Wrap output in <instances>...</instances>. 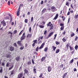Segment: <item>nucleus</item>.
Here are the masks:
<instances>
[{
  "instance_id": "obj_1",
  "label": "nucleus",
  "mask_w": 78,
  "mask_h": 78,
  "mask_svg": "<svg viewBox=\"0 0 78 78\" xmlns=\"http://www.w3.org/2000/svg\"><path fill=\"white\" fill-rule=\"evenodd\" d=\"M21 7V5H20L16 13V16H19L20 15V11Z\"/></svg>"
},
{
  "instance_id": "obj_2",
  "label": "nucleus",
  "mask_w": 78,
  "mask_h": 78,
  "mask_svg": "<svg viewBox=\"0 0 78 78\" xmlns=\"http://www.w3.org/2000/svg\"><path fill=\"white\" fill-rule=\"evenodd\" d=\"M37 40H34L33 41V42H34V43L32 44V47H35L36 44H37Z\"/></svg>"
},
{
  "instance_id": "obj_3",
  "label": "nucleus",
  "mask_w": 78,
  "mask_h": 78,
  "mask_svg": "<svg viewBox=\"0 0 78 78\" xmlns=\"http://www.w3.org/2000/svg\"><path fill=\"white\" fill-rule=\"evenodd\" d=\"M23 75V73H20L18 75L17 78H22V76Z\"/></svg>"
},
{
  "instance_id": "obj_4",
  "label": "nucleus",
  "mask_w": 78,
  "mask_h": 78,
  "mask_svg": "<svg viewBox=\"0 0 78 78\" xmlns=\"http://www.w3.org/2000/svg\"><path fill=\"white\" fill-rule=\"evenodd\" d=\"M52 70V69L51 68V67L50 66H49L48 67V70L49 72H51Z\"/></svg>"
},
{
  "instance_id": "obj_5",
  "label": "nucleus",
  "mask_w": 78,
  "mask_h": 78,
  "mask_svg": "<svg viewBox=\"0 0 78 78\" xmlns=\"http://www.w3.org/2000/svg\"><path fill=\"white\" fill-rule=\"evenodd\" d=\"M22 41L21 40L20 41H18L17 42V43L18 45H19L20 46H22L23 45V44H21V42H22Z\"/></svg>"
},
{
  "instance_id": "obj_6",
  "label": "nucleus",
  "mask_w": 78,
  "mask_h": 78,
  "mask_svg": "<svg viewBox=\"0 0 78 78\" xmlns=\"http://www.w3.org/2000/svg\"><path fill=\"white\" fill-rule=\"evenodd\" d=\"M53 32H52L51 33H50L48 35V37L47 38V39H48V38H49V37H51V36H52V35H53Z\"/></svg>"
},
{
  "instance_id": "obj_7",
  "label": "nucleus",
  "mask_w": 78,
  "mask_h": 78,
  "mask_svg": "<svg viewBox=\"0 0 78 78\" xmlns=\"http://www.w3.org/2000/svg\"><path fill=\"white\" fill-rule=\"evenodd\" d=\"M24 72L25 73H26L27 75H28L29 74V72H28V71L27 70V69H25L24 70Z\"/></svg>"
},
{
  "instance_id": "obj_8",
  "label": "nucleus",
  "mask_w": 78,
  "mask_h": 78,
  "mask_svg": "<svg viewBox=\"0 0 78 78\" xmlns=\"http://www.w3.org/2000/svg\"><path fill=\"white\" fill-rule=\"evenodd\" d=\"M46 9L45 8L43 9L42 10V12H41V14H44V12H45V11H46Z\"/></svg>"
},
{
  "instance_id": "obj_9",
  "label": "nucleus",
  "mask_w": 78,
  "mask_h": 78,
  "mask_svg": "<svg viewBox=\"0 0 78 78\" xmlns=\"http://www.w3.org/2000/svg\"><path fill=\"white\" fill-rule=\"evenodd\" d=\"M32 36V35L31 34H28L27 36V37L28 38H31Z\"/></svg>"
},
{
  "instance_id": "obj_10",
  "label": "nucleus",
  "mask_w": 78,
  "mask_h": 78,
  "mask_svg": "<svg viewBox=\"0 0 78 78\" xmlns=\"http://www.w3.org/2000/svg\"><path fill=\"white\" fill-rule=\"evenodd\" d=\"M25 37H26L22 36L20 38V41H22L23 40H24V39H25Z\"/></svg>"
},
{
  "instance_id": "obj_11",
  "label": "nucleus",
  "mask_w": 78,
  "mask_h": 78,
  "mask_svg": "<svg viewBox=\"0 0 78 78\" xmlns=\"http://www.w3.org/2000/svg\"><path fill=\"white\" fill-rule=\"evenodd\" d=\"M20 56H17L16 58V60L17 61H19V60L20 59Z\"/></svg>"
},
{
  "instance_id": "obj_12",
  "label": "nucleus",
  "mask_w": 78,
  "mask_h": 78,
  "mask_svg": "<svg viewBox=\"0 0 78 78\" xmlns=\"http://www.w3.org/2000/svg\"><path fill=\"white\" fill-rule=\"evenodd\" d=\"M49 27H50V30H53V25L52 24H51Z\"/></svg>"
},
{
  "instance_id": "obj_13",
  "label": "nucleus",
  "mask_w": 78,
  "mask_h": 78,
  "mask_svg": "<svg viewBox=\"0 0 78 78\" xmlns=\"http://www.w3.org/2000/svg\"><path fill=\"white\" fill-rule=\"evenodd\" d=\"M51 9H54V11H56V7L54 6H53L51 7Z\"/></svg>"
},
{
  "instance_id": "obj_14",
  "label": "nucleus",
  "mask_w": 78,
  "mask_h": 78,
  "mask_svg": "<svg viewBox=\"0 0 78 78\" xmlns=\"http://www.w3.org/2000/svg\"><path fill=\"white\" fill-rule=\"evenodd\" d=\"M14 50V47L12 46H11L10 47V50L11 51H12Z\"/></svg>"
},
{
  "instance_id": "obj_15",
  "label": "nucleus",
  "mask_w": 78,
  "mask_h": 78,
  "mask_svg": "<svg viewBox=\"0 0 78 78\" xmlns=\"http://www.w3.org/2000/svg\"><path fill=\"white\" fill-rule=\"evenodd\" d=\"M58 17V14H56V15L55 16V17L54 18L53 20H56L57 19V18Z\"/></svg>"
},
{
  "instance_id": "obj_16",
  "label": "nucleus",
  "mask_w": 78,
  "mask_h": 78,
  "mask_svg": "<svg viewBox=\"0 0 78 78\" xmlns=\"http://www.w3.org/2000/svg\"><path fill=\"white\" fill-rule=\"evenodd\" d=\"M67 73H68V72L66 73H65L63 76L62 78H64L65 77H66V76L67 75Z\"/></svg>"
},
{
  "instance_id": "obj_17",
  "label": "nucleus",
  "mask_w": 78,
  "mask_h": 78,
  "mask_svg": "<svg viewBox=\"0 0 78 78\" xmlns=\"http://www.w3.org/2000/svg\"><path fill=\"white\" fill-rule=\"evenodd\" d=\"M52 48L53 49V51H55V50H56V47H55L54 46H52Z\"/></svg>"
},
{
  "instance_id": "obj_18",
  "label": "nucleus",
  "mask_w": 78,
  "mask_h": 78,
  "mask_svg": "<svg viewBox=\"0 0 78 78\" xmlns=\"http://www.w3.org/2000/svg\"><path fill=\"white\" fill-rule=\"evenodd\" d=\"M6 58H10L11 57V55L9 54H6Z\"/></svg>"
},
{
  "instance_id": "obj_19",
  "label": "nucleus",
  "mask_w": 78,
  "mask_h": 78,
  "mask_svg": "<svg viewBox=\"0 0 78 78\" xmlns=\"http://www.w3.org/2000/svg\"><path fill=\"white\" fill-rule=\"evenodd\" d=\"M46 58V57H43L41 59V61H44V60Z\"/></svg>"
},
{
  "instance_id": "obj_20",
  "label": "nucleus",
  "mask_w": 78,
  "mask_h": 78,
  "mask_svg": "<svg viewBox=\"0 0 78 78\" xmlns=\"http://www.w3.org/2000/svg\"><path fill=\"white\" fill-rule=\"evenodd\" d=\"M9 16H6L4 17V19H5V20H8L9 19Z\"/></svg>"
},
{
  "instance_id": "obj_21",
  "label": "nucleus",
  "mask_w": 78,
  "mask_h": 78,
  "mask_svg": "<svg viewBox=\"0 0 78 78\" xmlns=\"http://www.w3.org/2000/svg\"><path fill=\"white\" fill-rule=\"evenodd\" d=\"M4 20H3V21L2 22L3 23V26H6V23H5V22H4Z\"/></svg>"
},
{
  "instance_id": "obj_22",
  "label": "nucleus",
  "mask_w": 78,
  "mask_h": 78,
  "mask_svg": "<svg viewBox=\"0 0 78 78\" xmlns=\"http://www.w3.org/2000/svg\"><path fill=\"white\" fill-rule=\"evenodd\" d=\"M15 73V72L14 71V70H12L11 72L10 75H13V74H14Z\"/></svg>"
},
{
  "instance_id": "obj_23",
  "label": "nucleus",
  "mask_w": 78,
  "mask_h": 78,
  "mask_svg": "<svg viewBox=\"0 0 78 78\" xmlns=\"http://www.w3.org/2000/svg\"><path fill=\"white\" fill-rule=\"evenodd\" d=\"M39 27H40V28H44L45 26L42 25H39Z\"/></svg>"
},
{
  "instance_id": "obj_24",
  "label": "nucleus",
  "mask_w": 78,
  "mask_h": 78,
  "mask_svg": "<svg viewBox=\"0 0 78 78\" xmlns=\"http://www.w3.org/2000/svg\"><path fill=\"white\" fill-rule=\"evenodd\" d=\"M48 50V47H46L44 49V51H45V52H46V51H47Z\"/></svg>"
},
{
  "instance_id": "obj_25",
  "label": "nucleus",
  "mask_w": 78,
  "mask_h": 78,
  "mask_svg": "<svg viewBox=\"0 0 78 78\" xmlns=\"http://www.w3.org/2000/svg\"><path fill=\"white\" fill-rule=\"evenodd\" d=\"M74 18L75 19H78V14L77 15H75L74 16Z\"/></svg>"
},
{
  "instance_id": "obj_26",
  "label": "nucleus",
  "mask_w": 78,
  "mask_h": 78,
  "mask_svg": "<svg viewBox=\"0 0 78 78\" xmlns=\"http://www.w3.org/2000/svg\"><path fill=\"white\" fill-rule=\"evenodd\" d=\"M75 36V33H73L72 34H71L70 35L71 37H73Z\"/></svg>"
},
{
  "instance_id": "obj_27",
  "label": "nucleus",
  "mask_w": 78,
  "mask_h": 78,
  "mask_svg": "<svg viewBox=\"0 0 78 78\" xmlns=\"http://www.w3.org/2000/svg\"><path fill=\"white\" fill-rule=\"evenodd\" d=\"M64 28V26H62L60 28V29L61 30H63Z\"/></svg>"
},
{
  "instance_id": "obj_28",
  "label": "nucleus",
  "mask_w": 78,
  "mask_h": 78,
  "mask_svg": "<svg viewBox=\"0 0 78 78\" xmlns=\"http://www.w3.org/2000/svg\"><path fill=\"white\" fill-rule=\"evenodd\" d=\"M62 41H63L64 42H65L66 41V39H65V37H64L62 39Z\"/></svg>"
},
{
  "instance_id": "obj_29",
  "label": "nucleus",
  "mask_w": 78,
  "mask_h": 78,
  "mask_svg": "<svg viewBox=\"0 0 78 78\" xmlns=\"http://www.w3.org/2000/svg\"><path fill=\"white\" fill-rule=\"evenodd\" d=\"M23 48H24V46H23L21 47L20 48V50H23Z\"/></svg>"
},
{
  "instance_id": "obj_30",
  "label": "nucleus",
  "mask_w": 78,
  "mask_h": 78,
  "mask_svg": "<svg viewBox=\"0 0 78 78\" xmlns=\"http://www.w3.org/2000/svg\"><path fill=\"white\" fill-rule=\"evenodd\" d=\"M55 44L56 45H59V44H60V42L56 41H55Z\"/></svg>"
},
{
  "instance_id": "obj_31",
  "label": "nucleus",
  "mask_w": 78,
  "mask_h": 78,
  "mask_svg": "<svg viewBox=\"0 0 78 78\" xmlns=\"http://www.w3.org/2000/svg\"><path fill=\"white\" fill-rule=\"evenodd\" d=\"M31 64V62L30 61L28 62L27 63V65H30Z\"/></svg>"
},
{
  "instance_id": "obj_32",
  "label": "nucleus",
  "mask_w": 78,
  "mask_h": 78,
  "mask_svg": "<svg viewBox=\"0 0 78 78\" xmlns=\"http://www.w3.org/2000/svg\"><path fill=\"white\" fill-rule=\"evenodd\" d=\"M50 24H51V22H49L47 24V26L48 27H50Z\"/></svg>"
},
{
  "instance_id": "obj_33",
  "label": "nucleus",
  "mask_w": 78,
  "mask_h": 78,
  "mask_svg": "<svg viewBox=\"0 0 78 78\" xmlns=\"http://www.w3.org/2000/svg\"><path fill=\"white\" fill-rule=\"evenodd\" d=\"M33 71H34V73H36V69H34Z\"/></svg>"
},
{
  "instance_id": "obj_34",
  "label": "nucleus",
  "mask_w": 78,
  "mask_h": 78,
  "mask_svg": "<svg viewBox=\"0 0 78 78\" xmlns=\"http://www.w3.org/2000/svg\"><path fill=\"white\" fill-rule=\"evenodd\" d=\"M75 50H78V45H76L75 46Z\"/></svg>"
},
{
  "instance_id": "obj_35",
  "label": "nucleus",
  "mask_w": 78,
  "mask_h": 78,
  "mask_svg": "<svg viewBox=\"0 0 78 78\" xmlns=\"http://www.w3.org/2000/svg\"><path fill=\"white\" fill-rule=\"evenodd\" d=\"M73 58L70 61V64H72L73 62Z\"/></svg>"
},
{
  "instance_id": "obj_36",
  "label": "nucleus",
  "mask_w": 78,
  "mask_h": 78,
  "mask_svg": "<svg viewBox=\"0 0 78 78\" xmlns=\"http://www.w3.org/2000/svg\"><path fill=\"white\" fill-rule=\"evenodd\" d=\"M1 69L0 70V73H2V72H3V68L2 67L1 68Z\"/></svg>"
},
{
  "instance_id": "obj_37",
  "label": "nucleus",
  "mask_w": 78,
  "mask_h": 78,
  "mask_svg": "<svg viewBox=\"0 0 78 78\" xmlns=\"http://www.w3.org/2000/svg\"><path fill=\"white\" fill-rule=\"evenodd\" d=\"M23 30H22L20 32V34H19V36H20V35H21L23 33Z\"/></svg>"
},
{
  "instance_id": "obj_38",
  "label": "nucleus",
  "mask_w": 78,
  "mask_h": 78,
  "mask_svg": "<svg viewBox=\"0 0 78 78\" xmlns=\"http://www.w3.org/2000/svg\"><path fill=\"white\" fill-rule=\"evenodd\" d=\"M14 66H12L11 67H10L9 69V70H11V69H12V68H13V67Z\"/></svg>"
},
{
  "instance_id": "obj_39",
  "label": "nucleus",
  "mask_w": 78,
  "mask_h": 78,
  "mask_svg": "<svg viewBox=\"0 0 78 78\" xmlns=\"http://www.w3.org/2000/svg\"><path fill=\"white\" fill-rule=\"evenodd\" d=\"M59 52V49H58L57 51H56L55 53H58Z\"/></svg>"
},
{
  "instance_id": "obj_40",
  "label": "nucleus",
  "mask_w": 78,
  "mask_h": 78,
  "mask_svg": "<svg viewBox=\"0 0 78 78\" xmlns=\"http://www.w3.org/2000/svg\"><path fill=\"white\" fill-rule=\"evenodd\" d=\"M55 37L54 38V39L55 40L56 39V36H57V34H55L54 35Z\"/></svg>"
},
{
  "instance_id": "obj_41",
  "label": "nucleus",
  "mask_w": 78,
  "mask_h": 78,
  "mask_svg": "<svg viewBox=\"0 0 78 78\" xmlns=\"http://www.w3.org/2000/svg\"><path fill=\"white\" fill-rule=\"evenodd\" d=\"M24 22L26 23H28V19H25L24 20Z\"/></svg>"
},
{
  "instance_id": "obj_42",
  "label": "nucleus",
  "mask_w": 78,
  "mask_h": 78,
  "mask_svg": "<svg viewBox=\"0 0 78 78\" xmlns=\"http://www.w3.org/2000/svg\"><path fill=\"white\" fill-rule=\"evenodd\" d=\"M39 50V46H38L37 47L36 49V51H38V50Z\"/></svg>"
},
{
  "instance_id": "obj_43",
  "label": "nucleus",
  "mask_w": 78,
  "mask_h": 78,
  "mask_svg": "<svg viewBox=\"0 0 78 78\" xmlns=\"http://www.w3.org/2000/svg\"><path fill=\"white\" fill-rule=\"evenodd\" d=\"M69 48H70V50H73V48L71 46H69Z\"/></svg>"
},
{
  "instance_id": "obj_44",
  "label": "nucleus",
  "mask_w": 78,
  "mask_h": 78,
  "mask_svg": "<svg viewBox=\"0 0 78 78\" xmlns=\"http://www.w3.org/2000/svg\"><path fill=\"white\" fill-rule=\"evenodd\" d=\"M17 33V30H14V34H16Z\"/></svg>"
},
{
  "instance_id": "obj_45",
  "label": "nucleus",
  "mask_w": 78,
  "mask_h": 78,
  "mask_svg": "<svg viewBox=\"0 0 78 78\" xmlns=\"http://www.w3.org/2000/svg\"><path fill=\"white\" fill-rule=\"evenodd\" d=\"M60 26L62 27V26H64V24H63L62 23H60Z\"/></svg>"
},
{
  "instance_id": "obj_46",
  "label": "nucleus",
  "mask_w": 78,
  "mask_h": 78,
  "mask_svg": "<svg viewBox=\"0 0 78 78\" xmlns=\"http://www.w3.org/2000/svg\"><path fill=\"white\" fill-rule=\"evenodd\" d=\"M29 31L30 33V32H31V27H30L29 28Z\"/></svg>"
},
{
  "instance_id": "obj_47",
  "label": "nucleus",
  "mask_w": 78,
  "mask_h": 78,
  "mask_svg": "<svg viewBox=\"0 0 78 78\" xmlns=\"http://www.w3.org/2000/svg\"><path fill=\"white\" fill-rule=\"evenodd\" d=\"M66 6H69V3L68 2H66Z\"/></svg>"
},
{
  "instance_id": "obj_48",
  "label": "nucleus",
  "mask_w": 78,
  "mask_h": 78,
  "mask_svg": "<svg viewBox=\"0 0 78 78\" xmlns=\"http://www.w3.org/2000/svg\"><path fill=\"white\" fill-rule=\"evenodd\" d=\"M13 45L15 47H17V44L16 43L14 44Z\"/></svg>"
},
{
  "instance_id": "obj_49",
  "label": "nucleus",
  "mask_w": 78,
  "mask_h": 78,
  "mask_svg": "<svg viewBox=\"0 0 78 78\" xmlns=\"http://www.w3.org/2000/svg\"><path fill=\"white\" fill-rule=\"evenodd\" d=\"M47 30H45L44 32V34L45 35L46 34H47Z\"/></svg>"
},
{
  "instance_id": "obj_50",
  "label": "nucleus",
  "mask_w": 78,
  "mask_h": 78,
  "mask_svg": "<svg viewBox=\"0 0 78 78\" xmlns=\"http://www.w3.org/2000/svg\"><path fill=\"white\" fill-rule=\"evenodd\" d=\"M31 22H33V17H32L31 19Z\"/></svg>"
},
{
  "instance_id": "obj_51",
  "label": "nucleus",
  "mask_w": 78,
  "mask_h": 78,
  "mask_svg": "<svg viewBox=\"0 0 78 78\" xmlns=\"http://www.w3.org/2000/svg\"><path fill=\"white\" fill-rule=\"evenodd\" d=\"M43 73H41L40 74V76H39V78H41L42 76Z\"/></svg>"
},
{
  "instance_id": "obj_52",
  "label": "nucleus",
  "mask_w": 78,
  "mask_h": 78,
  "mask_svg": "<svg viewBox=\"0 0 78 78\" xmlns=\"http://www.w3.org/2000/svg\"><path fill=\"white\" fill-rule=\"evenodd\" d=\"M25 35V33H23L22 35V36H24V37H26V36Z\"/></svg>"
},
{
  "instance_id": "obj_53",
  "label": "nucleus",
  "mask_w": 78,
  "mask_h": 78,
  "mask_svg": "<svg viewBox=\"0 0 78 78\" xmlns=\"http://www.w3.org/2000/svg\"><path fill=\"white\" fill-rule=\"evenodd\" d=\"M6 67H9V63L8 62L6 64Z\"/></svg>"
},
{
  "instance_id": "obj_54",
  "label": "nucleus",
  "mask_w": 78,
  "mask_h": 78,
  "mask_svg": "<svg viewBox=\"0 0 78 78\" xmlns=\"http://www.w3.org/2000/svg\"><path fill=\"white\" fill-rule=\"evenodd\" d=\"M45 45V43H43L41 45V46L43 47H44V46Z\"/></svg>"
},
{
  "instance_id": "obj_55",
  "label": "nucleus",
  "mask_w": 78,
  "mask_h": 78,
  "mask_svg": "<svg viewBox=\"0 0 78 78\" xmlns=\"http://www.w3.org/2000/svg\"><path fill=\"white\" fill-rule=\"evenodd\" d=\"M2 66H5V62H2Z\"/></svg>"
},
{
  "instance_id": "obj_56",
  "label": "nucleus",
  "mask_w": 78,
  "mask_h": 78,
  "mask_svg": "<svg viewBox=\"0 0 78 78\" xmlns=\"http://www.w3.org/2000/svg\"><path fill=\"white\" fill-rule=\"evenodd\" d=\"M78 39V37L76 36L75 39V41H76L77 40V39Z\"/></svg>"
},
{
  "instance_id": "obj_57",
  "label": "nucleus",
  "mask_w": 78,
  "mask_h": 78,
  "mask_svg": "<svg viewBox=\"0 0 78 78\" xmlns=\"http://www.w3.org/2000/svg\"><path fill=\"white\" fill-rule=\"evenodd\" d=\"M69 44H66V47H67V48L68 50L69 49Z\"/></svg>"
},
{
  "instance_id": "obj_58",
  "label": "nucleus",
  "mask_w": 78,
  "mask_h": 78,
  "mask_svg": "<svg viewBox=\"0 0 78 78\" xmlns=\"http://www.w3.org/2000/svg\"><path fill=\"white\" fill-rule=\"evenodd\" d=\"M32 63L33 64H34V60L33 59H32Z\"/></svg>"
},
{
  "instance_id": "obj_59",
  "label": "nucleus",
  "mask_w": 78,
  "mask_h": 78,
  "mask_svg": "<svg viewBox=\"0 0 78 78\" xmlns=\"http://www.w3.org/2000/svg\"><path fill=\"white\" fill-rule=\"evenodd\" d=\"M61 66L62 68H63V66H64V64H62L61 65H60V66L61 67Z\"/></svg>"
},
{
  "instance_id": "obj_60",
  "label": "nucleus",
  "mask_w": 78,
  "mask_h": 78,
  "mask_svg": "<svg viewBox=\"0 0 78 78\" xmlns=\"http://www.w3.org/2000/svg\"><path fill=\"white\" fill-rule=\"evenodd\" d=\"M8 5H9H9H10V1H9L8 2Z\"/></svg>"
},
{
  "instance_id": "obj_61",
  "label": "nucleus",
  "mask_w": 78,
  "mask_h": 78,
  "mask_svg": "<svg viewBox=\"0 0 78 78\" xmlns=\"http://www.w3.org/2000/svg\"><path fill=\"white\" fill-rule=\"evenodd\" d=\"M74 52H75V50H74L72 52H71V54H73V53H74Z\"/></svg>"
},
{
  "instance_id": "obj_62",
  "label": "nucleus",
  "mask_w": 78,
  "mask_h": 78,
  "mask_svg": "<svg viewBox=\"0 0 78 78\" xmlns=\"http://www.w3.org/2000/svg\"><path fill=\"white\" fill-rule=\"evenodd\" d=\"M73 70H74V72H76V71H77L76 69L75 68H74Z\"/></svg>"
},
{
  "instance_id": "obj_63",
  "label": "nucleus",
  "mask_w": 78,
  "mask_h": 78,
  "mask_svg": "<svg viewBox=\"0 0 78 78\" xmlns=\"http://www.w3.org/2000/svg\"><path fill=\"white\" fill-rule=\"evenodd\" d=\"M34 54H36V55H37L38 53L36 52V51H34Z\"/></svg>"
},
{
  "instance_id": "obj_64",
  "label": "nucleus",
  "mask_w": 78,
  "mask_h": 78,
  "mask_svg": "<svg viewBox=\"0 0 78 78\" xmlns=\"http://www.w3.org/2000/svg\"><path fill=\"white\" fill-rule=\"evenodd\" d=\"M43 47L42 46H41L39 48V49H42V48H43Z\"/></svg>"
}]
</instances>
